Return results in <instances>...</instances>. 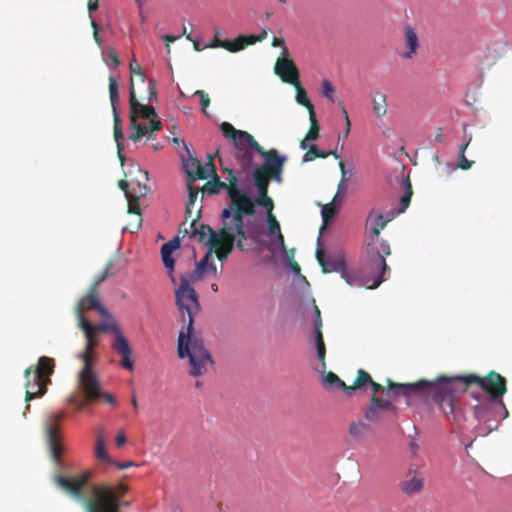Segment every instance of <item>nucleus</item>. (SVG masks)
<instances>
[{"label":"nucleus","mask_w":512,"mask_h":512,"mask_svg":"<svg viewBox=\"0 0 512 512\" xmlns=\"http://www.w3.org/2000/svg\"><path fill=\"white\" fill-rule=\"evenodd\" d=\"M176 306L185 327L179 331L177 354L180 359H188L189 374L199 377L207 373L214 365L211 353L206 348L203 338L194 330V316L200 311L198 295L190 286L187 277H181V284L175 290Z\"/></svg>","instance_id":"obj_1"},{"label":"nucleus","mask_w":512,"mask_h":512,"mask_svg":"<svg viewBox=\"0 0 512 512\" xmlns=\"http://www.w3.org/2000/svg\"><path fill=\"white\" fill-rule=\"evenodd\" d=\"M473 384L482 388L494 400L501 398L507 392L506 379L495 371H490L485 377L475 374L439 376L434 380V386L440 390L439 393H435V405L449 421L461 420L459 394L466 392L467 388Z\"/></svg>","instance_id":"obj_2"},{"label":"nucleus","mask_w":512,"mask_h":512,"mask_svg":"<svg viewBox=\"0 0 512 512\" xmlns=\"http://www.w3.org/2000/svg\"><path fill=\"white\" fill-rule=\"evenodd\" d=\"M207 166L210 167V174H213V178L203 186L202 191L209 195H215L225 189L231 203L230 206L223 209L222 221L235 220L240 222V219H244V216H253L255 214L254 203L246 192L238 188V179L233 169H223V172L228 174L227 182H224L216 174L212 157L209 158Z\"/></svg>","instance_id":"obj_3"},{"label":"nucleus","mask_w":512,"mask_h":512,"mask_svg":"<svg viewBox=\"0 0 512 512\" xmlns=\"http://www.w3.org/2000/svg\"><path fill=\"white\" fill-rule=\"evenodd\" d=\"M157 101L156 81L148 80L147 105L142 104L136 97L133 78L130 79L129 87V128L131 130L129 139L133 142L139 141L147 135L148 140H154V133L162 129V122L157 118V112L152 105Z\"/></svg>","instance_id":"obj_4"},{"label":"nucleus","mask_w":512,"mask_h":512,"mask_svg":"<svg viewBox=\"0 0 512 512\" xmlns=\"http://www.w3.org/2000/svg\"><path fill=\"white\" fill-rule=\"evenodd\" d=\"M391 254V248L383 239L370 238L366 247L365 259L357 270H353V278H349L350 286L375 289L388 279L391 269L386 263V257Z\"/></svg>","instance_id":"obj_5"},{"label":"nucleus","mask_w":512,"mask_h":512,"mask_svg":"<svg viewBox=\"0 0 512 512\" xmlns=\"http://www.w3.org/2000/svg\"><path fill=\"white\" fill-rule=\"evenodd\" d=\"M366 386L371 387L372 395H377L378 392H381L385 396L384 399H393L400 395L409 397L415 394L424 398L427 402H432L434 404L435 393L440 392V390L434 386V380L428 381L422 379L414 383L401 384L387 379V385L382 386L375 382L368 372L363 369H359L357 371L356 378L351 385V389H365Z\"/></svg>","instance_id":"obj_6"},{"label":"nucleus","mask_w":512,"mask_h":512,"mask_svg":"<svg viewBox=\"0 0 512 512\" xmlns=\"http://www.w3.org/2000/svg\"><path fill=\"white\" fill-rule=\"evenodd\" d=\"M77 357L83 362V367L77 374L78 389L85 392L89 400H102L104 403L116 407L118 405L116 398L102 389L100 379L93 370V352L84 348V351Z\"/></svg>","instance_id":"obj_7"},{"label":"nucleus","mask_w":512,"mask_h":512,"mask_svg":"<svg viewBox=\"0 0 512 512\" xmlns=\"http://www.w3.org/2000/svg\"><path fill=\"white\" fill-rule=\"evenodd\" d=\"M128 491L129 487L124 483L115 487L109 484L95 485L86 500V512H120L121 506L131 505L130 501H122Z\"/></svg>","instance_id":"obj_8"},{"label":"nucleus","mask_w":512,"mask_h":512,"mask_svg":"<svg viewBox=\"0 0 512 512\" xmlns=\"http://www.w3.org/2000/svg\"><path fill=\"white\" fill-rule=\"evenodd\" d=\"M248 238V234L244 228V219L239 221L224 220L220 228L218 240L209 247L208 251L213 252L220 261H224L234 250L236 246L239 250L244 251L243 241Z\"/></svg>","instance_id":"obj_9"},{"label":"nucleus","mask_w":512,"mask_h":512,"mask_svg":"<svg viewBox=\"0 0 512 512\" xmlns=\"http://www.w3.org/2000/svg\"><path fill=\"white\" fill-rule=\"evenodd\" d=\"M55 361L53 358L41 356L37 365H32L25 369V401L29 403L31 400L42 397L47 392V385L51 382V376L54 372Z\"/></svg>","instance_id":"obj_10"},{"label":"nucleus","mask_w":512,"mask_h":512,"mask_svg":"<svg viewBox=\"0 0 512 512\" xmlns=\"http://www.w3.org/2000/svg\"><path fill=\"white\" fill-rule=\"evenodd\" d=\"M106 322L100 323L98 325H93V331L96 333L102 332H112L114 334V339L111 342L112 349L121 357L120 365L132 371L134 369V360L132 359V348L122 333L120 327L118 326L117 321L111 316L104 317Z\"/></svg>","instance_id":"obj_11"},{"label":"nucleus","mask_w":512,"mask_h":512,"mask_svg":"<svg viewBox=\"0 0 512 512\" xmlns=\"http://www.w3.org/2000/svg\"><path fill=\"white\" fill-rule=\"evenodd\" d=\"M316 259L324 273L338 272L349 285V278H353V269H348L346 267L345 256L342 251L330 253L326 256L325 251L321 246L320 237H318Z\"/></svg>","instance_id":"obj_12"},{"label":"nucleus","mask_w":512,"mask_h":512,"mask_svg":"<svg viewBox=\"0 0 512 512\" xmlns=\"http://www.w3.org/2000/svg\"><path fill=\"white\" fill-rule=\"evenodd\" d=\"M65 412H57L50 414L45 422V438L48 445L50 455L55 462L59 465L61 461V455L64 451V447L61 442V434L59 430V424L63 421Z\"/></svg>","instance_id":"obj_13"},{"label":"nucleus","mask_w":512,"mask_h":512,"mask_svg":"<svg viewBox=\"0 0 512 512\" xmlns=\"http://www.w3.org/2000/svg\"><path fill=\"white\" fill-rule=\"evenodd\" d=\"M220 130L226 138L232 140L236 150L253 148L254 151L262 157L265 155V153H267V151L256 141V139L251 134L246 131L235 129L229 122H222L220 125Z\"/></svg>","instance_id":"obj_14"},{"label":"nucleus","mask_w":512,"mask_h":512,"mask_svg":"<svg viewBox=\"0 0 512 512\" xmlns=\"http://www.w3.org/2000/svg\"><path fill=\"white\" fill-rule=\"evenodd\" d=\"M198 218L199 215L192 219L190 223L187 220L181 223L179 232L183 233V235H188L190 238L197 239L199 243L210 247L218 240L220 229L216 232L210 225L199 223Z\"/></svg>","instance_id":"obj_15"},{"label":"nucleus","mask_w":512,"mask_h":512,"mask_svg":"<svg viewBox=\"0 0 512 512\" xmlns=\"http://www.w3.org/2000/svg\"><path fill=\"white\" fill-rule=\"evenodd\" d=\"M398 415V408L392 399H383L377 395H371L370 405L365 411V418L369 422H380Z\"/></svg>","instance_id":"obj_16"},{"label":"nucleus","mask_w":512,"mask_h":512,"mask_svg":"<svg viewBox=\"0 0 512 512\" xmlns=\"http://www.w3.org/2000/svg\"><path fill=\"white\" fill-rule=\"evenodd\" d=\"M90 476H91V474L89 471H85L82 474H80L78 477H75V478L56 476L55 483L62 490L71 494L74 498H76L78 500H83L84 503L86 504V500L88 498H84L82 492H83V488L88 483Z\"/></svg>","instance_id":"obj_17"},{"label":"nucleus","mask_w":512,"mask_h":512,"mask_svg":"<svg viewBox=\"0 0 512 512\" xmlns=\"http://www.w3.org/2000/svg\"><path fill=\"white\" fill-rule=\"evenodd\" d=\"M95 309L102 317L109 316V311L100 303L99 292L95 288H89L86 296L82 297L74 307L78 322L86 318L84 312Z\"/></svg>","instance_id":"obj_18"},{"label":"nucleus","mask_w":512,"mask_h":512,"mask_svg":"<svg viewBox=\"0 0 512 512\" xmlns=\"http://www.w3.org/2000/svg\"><path fill=\"white\" fill-rule=\"evenodd\" d=\"M402 33L404 50L400 53V56L404 60H413L421 46L418 32L411 24H406Z\"/></svg>","instance_id":"obj_19"},{"label":"nucleus","mask_w":512,"mask_h":512,"mask_svg":"<svg viewBox=\"0 0 512 512\" xmlns=\"http://www.w3.org/2000/svg\"><path fill=\"white\" fill-rule=\"evenodd\" d=\"M274 71L283 82L299 85V70L290 57H279L275 63Z\"/></svg>","instance_id":"obj_20"},{"label":"nucleus","mask_w":512,"mask_h":512,"mask_svg":"<svg viewBox=\"0 0 512 512\" xmlns=\"http://www.w3.org/2000/svg\"><path fill=\"white\" fill-rule=\"evenodd\" d=\"M399 489L406 496L420 494L424 489V478L414 469H409L399 482Z\"/></svg>","instance_id":"obj_21"},{"label":"nucleus","mask_w":512,"mask_h":512,"mask_svg":"<svg viewBox=\"0 0 512 512\" xmlns=\"http://www.w3.org/2000/svg\"><path fill=\"white\" fill-rule=\"evenodd\" d=\"M263 158L268 159L270 180H274L277 183H282V173L284 170L286 157L280 155L276 149H270L267 151V153H265Z\"/></svg>","instance_id":"obj_22"},{"label":"nucleus","mask_w":512,"mask_h":512,"mask_svg":"<svg viewBox=\"0 0 512 512\" xmlns=\"http://www.w3.org/2000/svg\"><path fill=\"white\" fill-rule=\"evenodd\" d=\"M184 170L190 179L189 182L207 179L210 175V167L203 166L197 158L189 157L183 162Z\"/></svg>","instance_id":"obj_23"},{"label":"nucleus","mask_w":512,"mask_h":512,"mask_svg":"<svg viewBox=\"0 0 512 512\" xmlns=\"http://www.w3.org/2000/svg\"><path fill=\"white\" fill-rule=\"evenodd\" d=\"M179 247H180V240L178 237L173 238L169 242L163 244L161 247V258H162L165 268L169 270V273H172L174 270L175 260L172 256V254Z\"/></svg>","instance_id":"obj_24"},{"label":"nucleus","mask_w":512,"mask_h":512,"mask_svg":"<svg viewBox=\"0 0 512 512\" xmlns=\"http://www.w3.org/2000/svg\"><path fill=\"white\" fill-rule=\"evenodd\" d=\"M265 161L262 165L254 169L252 176L255 187L257 190H268L270 183V174L268 169V159L264 158Z\"/></svg>","instance_id":"obj_25"},{"label":"nucleus","mask_w":512,"mask_h":512,"mask_svg":"<svg viewBox=\"0 0 512 512\" xmlns=\"http://www.w3.org/2000/svg\"><path fill=\"white\" fill-rule=\"evenodd\" d=\"M211 251H207L204 257L196 264L191 274L192 280L201 279L206 273L217 274L216 265L210 262Z\"/></svg>","instance_id":"obj_26"},{"label":"nucleus","mask_w":512,"mask_h":512,"mask_svg":"<svg viewBox=\"0 0 512 512\" xmlns=\"http://www.w3.org/2000/svg\"><path fill=\"white\" fill-rule=\"evenodd\" d=\"M78 327L85 334V349L93 352V350L99 345V339L97 337V333L93 331L92 323L86 318H82L81 322H78Z\"/></svg>","instance_id":"obj_27"},{"label":"nucleus","mask_w":512,"mask_h":512,"mask_svg":"<svg viewBox=\"0 0 512 512\" xmlns=\"http://www.w3.org/2000/svg\"><path fill=\"white\" fill-rule=\"evenodd\" d=\"M390 221V219H385L383 214L372 210L367 218V227L372 226L371 232L373 234L372 238L381 239L379 237L380 231L386 226V224Z\"/></svg>","instance_id":"obj_28"},{"label":"nucleus","mask_w":512,"mask_h":512,"mask_svg":"<svg viewBox=\"0 0 512 512\" xmlns=\"http://www.w3.org/2000/svg\"><path fill=\"white\" fill-rule=\"evenodd\" d=\"M255 39L250 37V35H239L234 40H226V43L224 45V49L228 50L229 52H238L241 50H244L249 45H254Z\"/></svg>","instance_id":"obj_29"},{"label":"nucleus","mask_w":512,"mask_h":512,"mask_svg":"<svg viewBox=\"0 0 512 512\" xmlns=\"http://www.w3.org/2000/svg\"><path fill=\"white\" fill-rule=\"evenodd\" d=\"M370 426L363 420H358L349 425V435L357 442L363 441L370 433Z\"/></svg>","instance_id":"obj_30"},{"label":"nucleus","mask_w":512,"mask_h":512,"mask_svg":"<svg viewBox=\"0 0 512 512\" xmlns=\"http://www.w3.org/2000/svg\"><path fill=\"white\" fill-rule=\"evenodd\" d=\"M113 121H114V138L117 143V149H118V156L123 164L125 161V157L122 154L123 147H122V140L124 139L123 132H122V125H121V118L119 113L113 114Z\"/></svg>","instance_id":"obj_31"},{"label":"nucleus","mask_w":512,"mask_h":512,"mask_svg":"<svg viewBox=\"0 0 512 512\" xmlns=\"http://www.w3.org/2000/svg\"><path fill=\"white\" fill-rule=\"evenodd\" d=\"M373 112L377 117H383L387 113V96L382 92H375L372 96Z\"/></svg>","instance_id":"obj_32"},{"label":"nucleus","mask_w":512,"mask_h":512,"mask_svg":"<svg viewBox=\"0 0 512 512\" xmlns=\"http://www.w3.org/2000/svg\"><path fill=\"white\" fill-rule=\"evenodd\" d=\"M324 384L329 387H336L342 389L348 395L352 394L355 389H351V385H346L335 373L328 372L324 377Z\"/></svg>","instance_id":"obj_33"},{"label":"nucleus","mask_w":512,"mask_h":512,"mask_svg":"<svg viewBox=\"0 0 512 512\" xmlns=\"http://www.w3.org/2000/svg\"><path fill=\"white\" fill-rule=\"evenodd\" d=\"M139 195H127L126 199L128 201V213L130 214H136L138 216L137 223L135 224V229H139L142 225V218H141V209H140V203H139Z\"/></svg>","instance_id":"obj_34"},{"label":"nucleus","mask_w":512,"mask_h":512,"mask_svg":"<svg viewBox=\"0 0 512 512\" xmlns=\"http://www.w3.org/2000/svg\"><path fill=\"white\" fill-rule=\"evenodd\" d=\"M95 455L103 463H112L113 459L110 458L106 452V442L103 434L98 435L96 440Z\"/></svg>","instance_id":"obj_35"},{"label":"nucleus","mask_w":512,"mask_h":512,"mask_svg":"<svg viewBox=\"0 0 512 512\" xmlns=\"http://www.w3.org/2000/svg\"><path fill=\"white\" fill-rule=\"evenodd\" d=\"M115 274L114 272V262L112 260H109L104 267V270L102 273H99L95 276L91 286L89 288H95L98 290V286L104 282L107 278L113 276Z\"/></svg>","instance_id":"obj_36"},{"label":"nucleus","mask_w":512,"mask_h":512,"mask_svg":"<svg viewBox=\"0 0 512 512\" xmlns=\"http://www.w3.org/2000/svg\"><path fill=\"white\" fill-rule=\"evenodd\" d=\"M132 168H134L138 173L139 176L136 177V182L139 187V194L140 196H146L150 192V188L146 185V182L149 179V174L147 171L142 170L140 166L133 165Z\"/></svg>","instance_id":"obj_37"},{"label":"nucleus","mask_w":512,"mask_h":512,"mask_svg":"<svg viewBox=\"0 0 512 512\" xmlns=\"http://www.w3.org/2000/svg\"><path fill=\"white\" fill-rule=\"evenodd\" d=\"M258 195L255 198V200H252L254 203V207L256 208V205L262 206L267 210L268 213H272V210L274 208V203L271 197L268 195V190H257Z\"/></svg>","instance_id":"obj_38"},{"label":"nucleus","mask_w":512,"mask_h":512,"mask_svg":"<svg viewBox=\"0 0 512 512\" xmlns=\"http://www.w3.org/2000/svg\"><path fill=\"white\" fill-rule=\"evenodd\" d=\"M293 86L296 89V101H297V103L302 105V106H304V107H306L308 109L309 115H311V111H315L314 110V106L311 103L310 99L308 98L307 93H306L305 89L303 88L301 82H299V85L295 84Z\"/></svg>","instance_id":"obj_39"},{"label":"nucleus","mask_w":512,"mask_h":512,"mask_svg":"<svg viewBox=\"0 0 512 512\" xmlns=\"http://www.w3.org/2000/svg\"><path fill=\"white\" fill-rule=\"evenodd\" d=\"M109 96L113 114L119 113L117 107L119 101V87L116 79L113 76L109 77Z\"/></svg>","instance_id":"obj_40"},{"label":"nucleus","mask_w":512,"mask_h":512,"mask_svg":"<svg viewBox=\"0 0 512 512\" xmlns=\"http://www.w3.org/2000/svg\"><path fill=\"white\" fill-rule=\"evenodd\" d=\"M254 152L255 151L253 148L237 150L235 157L240 162L243 169H248L251 167L254 159Z\"/></svg>","instance_id":"obj_41"},{"label":"nucleus","mask_w":512,"mask_h":512,"mask_svg":"<svg viewBox=\"0 0 512 512\" xmlns=\"http://www.w3.org/2000/svg\"><path fill=\"white\" fill-rule=\"evenodd\" d=\"M322 323L319 321V325L317 327V331L315 332V341H316V349H317V356L319 360L325 365V355H326V348L325 343L323 339L322 334Z\"/></svg>","instance_id":"obj_42"},{"label":"nucleus","mask_w":512,"mask_h":512,"mask_svg":"<svg viewBox=\"0 0 512 512\" xmlns=\"http://www.w3.org/2000/svg\"><path fill=\"white\" fill-rule=\"evenodd\" d=\"M404 187H405V193L400 198V207L398 209V213H403L410 205L413 191H412V185H411L409 177L404 179Z\"/></svg>","instance_id":"obj_43"},{"label":"nucleus","mask_w":512,"mask_h":512,"mask_svg":"<svg viewBox=\"0 0 512 512\" xmlns=\"http://www.w3.org/2000/svg\"><path fill=\"white\" fill-rule=\"evenodd\" d=\"M187 186H188L189 194H188V201L186 203L185 214H186L187 218H191L192 217V208L197 200L200 189L197 187H194L192 185V182H188Z\"/></svg>","instance_id":"obj_44"},{"label":"nucleus","mask_w":512,"mask_h":512,"mask_svg":"<svg viewBox=\"0 0 512 512\" xmlns=\"http://www.w3.org/2000/svg\"><path fill=\"white\" fill-rule=\"evenodd\" d=\"M310 120V128L306 134V140L315 141L319 137L320 125L317 121L315 111H311V115H309Z\"/></svg>","instance_id":"obj_45"},{"label":"nucleus","mask_w":512,"mask_h":512,"mask_svg":"<svg viewBox=\"0 0 512 512\" xmlns=\"http://www.w3.org/2000/svg\"><path fill=\"white\" fill-rule=\"evenodd\" d=\"M471 141V138H469V140L464 143L463 145H461L460 147V150H459V155H458V164L457 166L462 169V170H468L472 167V165L474 164V161H471V160H468L466 157H465V150L467 149L469 143Z\"/></svg>","instance_id":"obj_46"},{"label":"nucleus","mask_w":512,"mask_h":512,"mask_svg":"<svg viewBox=\"0 0 512 512\" xmlns=\"http://www.w3.org/2000/svg\"><path fill=\"white\" fill-rule=\"evenodd\" d=\"M328 153L325 151H320L318 147L314 144L310 145L306 153L303 155V162H310L316 158H327Z\"/></svg>","instance_id":"obj_47"},{"label":"nucleus","mask_w":512,"mask_h":512,"mask_svg":"<svg viewBox=\"0 0 512 512\" xmlns=\"http://www.w3.org/2000/svg\"><path fill=\"white\" fill-rule=\"evenodd\" d=\"M337 208L334 203H327L322 207L321 215L324 225H327L335 216Z\"/></svg>","instance_id":"obj_48"},{"label":"nucleus","mask_w":512,"mask_h":512,"mask_svg":"<svg viewBox=\"0 0 512 512\" xmlns=\"http://www.w3.org/2000/svg\"><path fill=\"white\" fill-rule=\"evenodd\" d=\"M83 394V400H78L75 395H71L68 399L70 404H76V410H82L86 405L96 403L99 400H89L85 392H81Z\"/></svg>","instance_id":"obj_49"},{"label":"nucleus","mask_w":512,"mask_h":512,"mask_svg":"<svg viewBox=\"0 0 512 512\" xmlns=\"http://www.w3.org/2000/svg\"><path fill=\"white\" fill-rule=\"evenodd\" d=\"M268 231L270 236L281 232L280 224L273 213L267 214Z\"/></svg>","instance_id":"obj_50"},{"label":"nucleus","mask_w":512,"mask_h":512,"mask_svg":"<svg viewBox=\"0 0 512 512\" xmlns=\"http://www.w3.org/2000/svg\"><path fill=\"white\" fill-rule=\"evenodd\" d=\"M129 70L131 73V76H138L142 82H145V74L139 64L137 63V60L135 58H132L129 63Z\"/></svg>","instance_id":"obj_51"},{"label":"nucleus","mask_w":512,"mask_h":512,"mask_svg":"<svg viewBox=\"0 0 512 512\" xmlns=\"http://www.w3.org/2000/svg\"><path fill=\"white\" fill-rule=\"evenodd\" d=\"M334 93H335V89H334L333 85L331 84V82L328 80H324L322 83V94L326 98H328L329 100H331L333 102L334 101Z\"/></svg>","instance_id":"obj_52"},{"label":"nucleus","mask_w":512,"mask_h":512,"mask_svg":"<svg viewBox=\"0 0 512 512\" xmlns=\"http://www.w3.org/2000/svg\"><path fill=\"white\" fill-rule=\"evenodd\" d=\"M194 95L199 96L200 103L202 106V111L204 114H206V108L210 105V97L209 95L203 91V90H197Z\"/></svg>","instance_id":"obj_53"},{"label":"nucleus","mask_w":512,"mask_h":512,"mask_svg":"<svg viewBox=\"0 0 512 512\" xmlns=\"http://www.w3.org/2000/svg\"><path fill=\"white\" fill-rule=\"evenodd\" d=\"M91 27L93 29V38H94V41L97 43V45L99 47H101L102 45V40L99 36V25L97 24V22L94 20V19H91Z\"/></svg>","instance_id":"obj_54"},{"label":"nucleus","mask_w":512,"mask_h":512,"mask_svg":"<svg viewBox=\"0 0 512 512\" xmlns=\"http://www.w3.org/2000/svg\"><path fill=\"white\" fill-rule=\"evenodd\" d=\"M105 61L106 62L109 61L115 67H117L120 64L119 57H118L117 53L113 49H110L108 51L107 59Z\"/></svg>","instance_id":"obj_55"},{"label":"nucleus","mask_w":512,"mask_h":512,"mask_svg":"<svg viewBox=\"0 0 512 512\" xmlns=\"http://www.w3.org/2000/svg\"><path fill=\"white\" fill-rule=\"evenodd\" d=\"M225 43H226V40H220L218 38V34H216L215 37L211 40L210 44L207 45V47H211V48L221 47V48H224Z\"/></svg>","instance_id":"obj_56"},{"label":"nucleus","mask_w":512,"mask_h":512,"mask_svg":"<svg viewBox=\"0 0 512 512\" xmlns=\"http://www.w3.org/2000/svg\"><path fill=\"white\" fill-rule=\"evenodd\" d=\"M274 236H275L274 243L276 245H278L282 250H286L285 240H284V236H283L282 232H279V233L275 234Z\"/></svg>","instance_id":"obj_57"},{"label":"nucleus","mask_w":512,"mask_h":512,"mask_svg":"<svg viewBox=\"0 0 512 512\" xmlns=\"http://www.w3.org/2000/svg\"><path fill=\"white\" fill-rule=\"evenodd\" d=\"M349 178L341 179L338 186H337V193L341 195H345L347 191V182Z\"/></svg>","instance_id":"obj_58"},{"label":"nucleus","mask_w":512,"mask_h":512,"mask_svg":"<svg viewBox=\"0 0 512 512\" xmlns=\"http://www.w3.org/2000/svg\"><path fill=\"white\" fill-rule=\"evenodd\" d=\"M87 6L90 18L93 19L91 15L99 8V0H88Z\"/></svg>","instance_id":"obj_59"},{"label":"nucleus","mask_w":512,"mask_h":512,"mask_svg":"<svg viewBox=\"0 0 512 512\" xmlns=\"http://www.w3.org/2000/svg\"><path fill=\"white\" fill-rule=\"evenodd\" d=\"M115 443L118 447H121L126 443V436L124 431H119V433L116 436Z\"/></svg>","instance_id":"obj_60"},{"label":"nucleus","mask_w":512,"mask_h":512,"mask_svg":"<svg viewBox=\"0 0 512 512\" xmlns=\"http://www.w3.org/2000/svg\"><path fill=\"white\" fill-rule=\"evenodd\" d=\"M111 464L115 465L118 469H126V468H129V467H132L135 465V463L133 461L117 462L115 460H113V462Z\"/></svg>","instance_id":"obj_61"},{"label":"nucleus","mask_w":512,"mask_h":512,"mask_svg":"<svg viewBox=\"0 0 512 512\" xmlns=\"http://www.w3.org/2000/svg\"><path fill=\"white\" fill-rule=\"evenodd\" d=\"M341 106H342V112L346 118V131H345V137H348L349 133H350V127H351V122L349 120V117H348V113L345 109V107L343 106V102H340Z\"/></svg>","instance_id":"obj_62"},{"label":"nucleus","mask_w":512,"mask_h":512,"mask_svg":"<svg viewBox=\"0 0 512 512\" xmlns=\"http://www.w3.org/2000/svg\"><path fill=\"white\" fill-rule=\"evenodd\" d=\"M118 186L119 188L124 191L125 193V197H127V195H131L133 194L129 189H128V183L125 181V180H120L118 182Z\"/></svg>","instance_id":"obj_63"},{"label":"nucleus","mask_w":512,"mask_h":512,"mask_svg":"<svg viewBox=\"0 0 512 512\" xmlns=\"http://www.w3.org/2000/svg\"><path fill=\"white\" fill-rule=\"evenodd\" d=\"M434 142H437V143L444 142V135H443L442 128H438L436 130V133H435V136H434Z\"/></svg>","instance_id":"obj_64"}]
</instances>
